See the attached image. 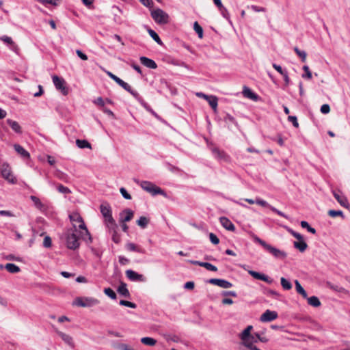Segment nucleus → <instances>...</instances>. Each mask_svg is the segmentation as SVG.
<instances>
[{
	"label": "nucleus",
	"mask_w": 350,
	"mask_h": 350,
	"mask_svg": "<svg viewBox=\"0 0 350 350\" xmlns=\"http://www.w3.org/2000/svg\"><path fill=\"white\" fill-rule=\"evenodd\" d=\"M57 190L59 193H64V194H69V193H71V190L68 187H65V186H64L62 184L57 185Z\"/></svg>",
	"instance_id": "43"
},
{
	"label": "nucleus",
	"mask_w": 350,
	"mask_h": 350,
	"mask_svg": "<svg viewBox=\"0 0 350 350\" xmlns=\"http://www.w3.org/2000/svg\"><path fill=\"white\" fill-rule=\"evenodd\" d=\"M118 260H119L120 264L122 265H127L130 261L129 259H128L127 258H126L123 256H120L118 257Z\"/></svg>",
	"instance_id": "63"
},
{
	"label": "nucleus",
	"mask_w": 350,
	"mask_h": 350,
	"mask_svg": "<svg viewBox=\"0 0 350 350\" xmlns=\"http://www.w3.org/2000/svg\"><path fill=\"white\" fill-rule=\"evenodd\" d=\"M202 267H204L207 270L211 271H217V267H215V265H213L209 262H204V263L202 265Z\"/></svg>",
	"instance_id": "54"
},
{
	"label": "nucleus",
	"mask_w": 350,
	"mask_h": 350,
	"mask_svg": "<svg viewBox=\"0 0 350 350\" xmlns=\"http://www.w3.org/2000/svg\"><path fill=\"white\" fill-rule=\"evenodd\" d=\"M5 268L7 269L8 272L11 273H16L21 271L20 267L13 263L6 264Z\"/></svg>",
	"instance_id": "32"
},
{
	"label": "nucleus",
	"mask_w": 350,
	"mask_h": 350,
	"mask_svg": "<svg viewBox=\"0 0 350 350\" xmlns=\"http://www.w3.org/2000/svg\"><path fill=\"white\" fill-rule=\"evenodd\" d=\"M30 199L33 202V204L36 208L41 211H44L46 210V206L40 201L38 197L35 196H31Z\"/></svg>",
	"instance_id": "24"
},
{
	"label": "nucleus",
	"mask_w": 350,
	"mask_h": 350,
	"mask_svg": "<svg viewBox=\"0 0 350 350\" xmlns=\"http://www.w3.org/2000/svg\"><path fill=\"white\" fill-rule=\"evenodd\" d=\"M333 195L338 202L343 207L347 208L349 206V202L347 198L344 196L340 195L336 191H333Z\"/></svg>",
	"instance_id": "22"
},
{
	"label": "nucleus",
	"mask_w": 350,
	"mask_h": 350,
	"mask_svg": "<svg viewBox=\"0 0 350 350\" xmlns=\"http://www.w3.org/2000/svg\"><path fill=\"white\" fill-rule=\"evenodd\" d=\"M264 333L265 332L262 331L261 332H256L253 334L254 335L255 339H257V342L260 341L261 342L266 343L269 341V339L263 336Z\"/></svg>",
	"instance_id": "37"
},
{
	"label": "nucleus",
	"mask_w": 350,
	"mask_h": 350,
	"mask_svg": "<svg viewBox=\"0 0 350 350\" xmlns=\"http://www.w3.org/2000/svg\"><path fill=\"white\" fill-rule=\"evenodd\" d=\"M253 329L252 325H248L240 334V338L243 344L255 339L254 335L251 334V331Z\"/></svg>",
	"instance_id": "12"
},
{
	"label": "nucleus",
	"mask_w": 350,
	"mask_h": 350,
	"mask_svg": "<svg viewBox=\"0 0 350 350\" xmlns=\"http://www.w3.org/2000/svg\"><path fill=\"white\" fill-rule=\"evenodd\" d=\"M66 239L67 247L70 250H75L77 249L80 245L79 237L73 231L68 230L67 232Z\"/></svg>",
	"instance_id": "5"
},
{
	"label": "nucleus",
	"mask_w": 350,
	"mask_h": 350,
	"mask_svg": "<svg viewBox=\"0 0 350 350\" xmlns=\"http://www.w3.org/2000/svg\"><path fill=\"white\" fill-rule=\"evenodd\" d=\"M126 275L131 281L144 282L145 280V278L143 275L139 274L131 269L126 271Z\"/></svg>",
	"instance_id": "16"
},
{
	"label": "nucleus",
	"mask_w": 350,
	"mask_h": 350,
	"mask_svg": "<svg viewBox=\"0 0 350 350\" xmlns=\"http://www.w3.org/2000/svg\"><path fill=\"white\" fill-rule=\"evenodd\" d=\"M100 213L103 215L105 222L108 228H113L116 226V221L112 217L111 209L109 205L101 204L100 206Z\"/></svg>",
	"instance_id": "2"
},
{
	"label": "nucleus",
	"mask_w": 350,
	"mask_h": 350,
	"mask_svg": "<svg viewBox=\"0 0 350 350\" xmlns=\"http://www.w3.org/2000/svg\"><path fill=\"white\" fill-rule=\"evenodd\" d=\"M298 241H295L293 243V245L296 249L299 250L301 252H304L308 247V245L304 241V239Z\"/></svg>",
	"instance_id": "30"
},
{
	"label": "nucleus",
	"mask_w": 350,
	"mask_h": 350,
	"mask_svg": "<svg viewBox=\"0 0 350 350\" xmlns=\"http://www.w3.org/2000/svg\"><path fill=\"white\" fill-rule=\"evenodd\" d=\"M165 339L167 342L172 341L174 342H178L180 340L179 337L176 335H167L165 336Z\"/></svg>",
	"instance_id": "57"
},
{
	"label": "nucleus",
	"mask_w": 350,
	"mask_h": 350,
	"mask_svg": "<svg viewBox=\"0 0 350 350\" xmlns=\"http://www.w3.org/2000/svg\"><path fill=\"white\" fill-rule=\"evenodd\" d=\"M278 313L275 311L267 310L260 317L262 322H270L278 318Z\"/></svg>",
	"instance_id": "14"
},
{
	"label": "nucleus",
	"mask_w": 350,
	"mask_h": 350,
	"mask_svg": "<svg viewBox=\"0 0 350 350\" xmlns=\"http://www.w3.org/2000/svg\"><path fill=\"white\" fill-rule=\"evenodd\" d=\"M308 304L313 307H319L321 304L319 299L317 296L307 297Z\"/></svg>",
	"instance_id": "31"
},
{
	"label": "nucleus",
	"mask_w": 350,
	"mask_h": 350,
	"mask_svg": "<svg viewBox=\"0 0 350 350\" xmlns=\"http://www.w3.org/2000/svg\"><path fill=\"white\" fill-rule=\"evenodd\" d=\"M266 294L268 296H272L275 298H278L280 296V294L279 293H278L277 291H275L274 290H271V289H268Z\"/></svg>",
	"instance_id": "60"
},
{
	"label": "nucleus",
	"mask_w": 350,
	"mask_h": 350,
	"mask_svg": "<svg viewBox=\"0 0 350 350\" xmlns=\"http://www.w3.org/2000/svg\"><path fill=\"white\" fill-rule=\"evenodd\" d=\"M208 282L224 288H229L232 286V284L231 282L224 279L211 278L208 280Z\"/></svg>",
	"instance_id": "13"
},
{
	"label": "nucleus",
	"mask_w": 350,
	"mask_h": 350,
	"mask_svg": "<svg viewBox=\"0 0 350 350\" xmlns=\"http://www.w3.org/2000/svg\"><path fill=\"white\" fill-rule=\"evenodd\" d=\"M115 82L117 83L120 86H121L124 90H128L129 88V85L124 82L123 80H122L120 78L117 77L116 79H115Z\"/></svg>",
	"instance_id": "47"
},
{
	"label": "nucleus",
	"mask_w": 350,
	"mask_h": 350,
	"mask_svg": "<svg viewBox=\"0 0 350 350\" xmlns=\"http://www.w3.org/2000/svg\"><path fill=\"white\" fill-rule=\"evenodd\" d=\"M288 120L291 122L293 124V125L295 127V128H298L299 127V123H298V121H297V118L296 116H289L288 117Z\"/></svg>",
	"instance_id": "55"
},
{
	"label": "nucleus",
	"mask_w": 350,
	"mask_h": 350,
	"mask_svg": "<svg viewBox=\"0 0 350 350\" xmlns=\"http://www.w3.org/2000/svg\"><path fill=\"white\" fill-rule=\"evenodd\" d=\"M120 304L121 306H124L126 307L131 308H136L137 305L135 303L131 302L129 301L126 300H120Z\"/></svg>",
	"instance_id": "50"
},
{
	"label": "nucleus",
	"mask_w": 350,
	"mask_h": 350,
	"mask_svg": "<svg viewBox=\"0 0 350 350\" xmlns=\"http://www.w3.org/2000/svg\"><path fill=\"white\" fill-rule=\"evenodd\" d=\"M55 332L66 345H68L69 347H70L72 349L75 347V342H74L73 338L71 336H70L66 333H64L61 331H59L57 329L55 330Z\"/></svg>",
	"instance_id": "15"
},
{
	"label": "nucleus",
	"mask_w": 350,
	"mask_h": 350,
	"mask_svg": "<svg viewBox=\"0 0 350 350\" xmlns=\"http://www.w3.org/2000/svg\"><path fill=\"white\" fill-rule=\"evenodd\" d=\"M328 215L332 217H338V216H340L341 217L342 219L345 218V215L343 214V212L340 210H329L328 211Z\"/></svg>",
	"instance_id": "41"
},
{
	"label": "nucleus",
	"mask_w": 350,
	"mask_h": 350,
	"mask_svg": "<svg viewBox=\"0 0 350 350\" xmlns=\"http://www.w3.org/2000/svg\"><path fill=\"white\" fill-rule=\"evenodd\" d=\"M69 218L71 221H75L77 223L83 221V220L82 217L77 213H74L72 215H70Z\"/></svg>",
	"instance_id": "44"
},
{
	"label": "nucleus",
	"mask_w": 350,
	"mask_h": 350,
	"mask_svg": "<svg viewBox=\"0 0 350 350\" xmlns=\"http://www.w3.org/2000/svg\"><path fill=\"white\" fill-rule=\"evenodd\" d=\"M94 103L100 107H102L103 108L104 107L105 105V101L103 100L102 97H98L96 99L94 100Z\"/></svg>",
	"instance_id": "64"
},
{
	"label": "nucleus",
	"mask_w": 350,
	"mask_h": 350,
	"mask_svg": "<svg viewBox=\"0 0 350 350\" xmlns=\"http://www.w3.org/2000/svg\"><path fill=\"white\" fill-rule=\"evenodd\" d=\"M256 204H258L260 206H262L263 207H268L270 209H271V207H273L269 204H268L267 202H266L265 200H264L262 199H260V198H256Z\"/></svg>",
	"instance_id": "53"
},
{
	"label": "nucleus",
	"mask_w": 350,
	"mask_h": 350,
	"mask_svg": "<svg viewBox=\"0 0 350 350\" xmlns=\"http://www.w3.org/2000/svg\"><path fill=\"white\" fill-rule=\"evenodd\" d=\"M330 111V107L328 104H324L321 107V112L322 113L326 114Z\"/></svg>",
	"instance_id": "61"
},
{
	"label": "nucleus",
	"mask_w": 350,
	"mask_h": 350,
	"mask_svg": "<svg viewBox=\"0 0 350 350\" xmlns=\"http://www.w3.org/2000/svg\"><path fill=\"white\" fill-rule=\"evenodd\" d=\"M273 67L274 69H275L280 75H284V72H286L287 70L282 69V66L280 65H278L276 64H273Z\"/></svg>",
	"instance_id": "62"
},
{
	"label": "nucleus",
	"mask_w": 350,
	"mask_h": 350,
	"mask_svg": "<svg viewBox=\"0 0 350 350\" xmlns=\"http://www.w3.org/2000/svg\"><path fill=\"white\" fill-rule=\"evenodd\" d=\"M151 16L155 22H167L169 15L161 9L152 10L151 11Z\"/></svg>",
	"instance_id": "7"
},
{
	"label": "nucleus",
	"mask_w": 350,
	"mask_h": 350,
	"mask_svg": "<svg viewBox=\"0 0 350 350\" xmlns=\"http://www.w3.org/2000/svg\"><path fill=\"white\" fill-rule=\"evenodd\" d=\"M326 285L329 288L335 292L344 293L345 295L349 294V291L340 285L332 284L330 282H327Z\"/></svg>",
	"instance_id": "20"
},
{
	"label": "nucleus",
	"mask_w": 350,
	"mask_h": 350,
	"mask_svg": "<svg viewBox=\"0 0 350 350\" xmlns=\"http://www.w3.org/2000/svg\"><path fill=\"white\" fill-rule=\"evenodd\" d=\"M80 224L79 225V228L81 230H83L84 232H85V235H86L88 237V240L90 241V243H92V237H91V234L90 233V232L88 231L84 221H80L79 222Z\"/></svg>",
	"instance_id": "38"
},
{
	"label": "nucleus",
	"mask_w": 350,
	"mask_h": 350,
	"mask_svg": "<svg viewBox=\"0 0 350 350\" xmlns=\"http://www.w3.org/2000/svg\"><path fill=\"white\" fill-rule=\"evenodd\" d=\"M300 224L303 228H306L308 232L314 234H316V230L314 228L311 227L306 221H301Z\"/></svg>",
	"instance_id": "42"
},
{
	"label": "nucleus",
	"mask_w": 350,
	"mask_h": 350,
	"mask_svg": "<svg viewBox=\"0 0 350 350\" xmlns=\"http://www.w3.org/2000/svg\"><path fill=\"white\" fill-rule=\"evenodd\" d=\"M280 282H281V285L284 290H290L292 288V284H291V282L288 281L285 278H283V277L281 278Z\"/></svg>",
	"instance_id": "39"
},
{
	"label": "nucleus",
	"mask_w": 350,
	"mask_h": 350,
	"mask_svg": "<svg viewBox=\"0 0 350 350\" xmlns=\"http://www.w3.org/2000/svg\"><path fill=\"white\" fill-rule=\"evenodd\" d=\"M120 191L122 194V196H123L124 198L126 199V200H131V196L127 192L126 189L124 187H121L120 189Z\"/></svg>",
	"instance_id": "59"
},
{
	"label": "nucleus",
	"mask_w": 350,
	"mask_h": 350,
	"mask_svg": "<svg viewBox=\"0 0 350 350\" xmlns=\"http://www.w3.org/2000/svg\"><path fill=\"white\" fill-rule=\"evenodd\" d=\"M165 167H166V168L169 171H170V172H172L173 173H178V172H180L181 171L180 168H178L176 166H174V165H172L170 163H165Z\"/></svg>",
	"instance_id": "48"
},
{
	"label": "nucleus",
	"mask_w": 350,
	"mask_h": 350,
	"mask_svg": "<svg viewBox=\"0 0 350 350\" xmlns=\"http://www.w3.org/2000/svg\"><path fill=\"white\" fill-rule=\"evenodd\" d=\"M209 238L211 243L214 245H217L219 243V238L214 233L211 232L209 234Z\"/></svg>",
	"instance_id": "58"
},
{
	"label": "nucleus",
	"mask_w": 350,
	"mask_h": 350,
	"mask_svg": "<svg viewBox=\"0 0 350 350\" xmlns=\"http://www.w3.org/2000/svg\"><path fill=\"white\" fill-rule=\"evenodd\" d=\"M126 249L130 252H136L140 254H145L146 250L139 245H135L133 243H127L125 245Z\"/></svg>",
	"instance_id": "21"
},
{
	"label": "nucleus",
	"mask_w": 350,
	"mask_h": 350,
	"mask_svg": "<svg viewBox=\"0 0 350 350\" xmlns=\"http://www.w3.org/2000/svg\"><path fill=\"white\" fill-rule=\"evenodd\" d=\"M104 293L105 295L109 296L111 299H116V294L111 288H105L104 289Z\"/></svg>",
	"instance_id": "46"
},
{
	"label": "nucleus",
	"mask_w": 350,
	"mask_h": 350,
	"mask_svg": "<svg viewBox=\"0 0 350 350\" xmlns=\"http://www.w3.org/2000/svg\"><path fill=\"white\" fill-rule=\"evenodd\" d=\"M0 40L6 44L11 51H12L16 54H18L20 51L19 47L17 44L14 43L11 37H9L8 36H0Z\"/></svg>",
	"instance_id": "10"
},
{
	"label": "nucleus",
	"mask_w": 350,
	"mask_h": 350,
	"mask_svg": "<svg viewBox=\"0 0 350 350\" xmlns=\"http://www.w3.org/2000/svg\"><path fill=\"white\" fill-rule=\"evenodd\" d=\"M211 150L213 156L217 160L225 162H229L230 161L229 155H228L224 150H221L216 147L213 148Z\"/></svg>",
	"instance_id": "9"
},
{
	"label": "nucleus",
	"mask_w": 350,
	"mask_h": 350,
	"mask_svg": "<svg viewBox=\"0 0 350 350\" xmlns=\"http://www.w3.org/2000/svg\"><path fill=\"white\" fill-rule=\"evenodd\" d=\"M134 213L132 210L129 208L124 209L121 213H120V221L122 223H125L127 221H131L133 217Z\"/></svg>",
	"instance_id": "17"
},
{
	"label": "nucleus",
	"mask_w": 350,
	"mask_h": 350,
	"mask_svg": "<svg viewBox=\"0 0 350 350\" xmlns=\"http://www.w3.org/2000/svg\"><path fill=\"white\" fill-rule=\"evenodd\" d=\"M14 148L15 151L19 154L24 159H28L30 157L29 153L21 145L19 144H14Z\"/></svg>",
	"instance_id": "25"
},
{
	"label": "nucleus",
	"mask_w": 350,
	"mask_h": 350,
	"mask_svg": "<svg viewBox=\"0 0 350 350\" xmlns=\"http://www.w3.org/2000/svg\"><path fill=\"white\" fill-rule=\"evenodd\" d=\"M148 32L149 33V35L150 36V37L159 45H162L163 44V42L162 40H161V38H159V36H158V34L154 31L152 30V29L150 28H148Z\"/></svg>",
	"instance_id": "33"
},
{
	"label": "nucleus",
	"mask_w": 350,
	"mask_h": 350,
	"mask_svg": "<svg viewBox=\"0 0 350 350\" xmlns=\"http://www.w3.org/2000/svg\"><path fill=\"white\" fill-rule=\"evenodd\" d=\"M52 245V241L50 237L46 236L43 241V246L44 247L49 248Z\"/></svg>",
	"instance_id": "56"
},
{
	"label": "nucleus",
	"mask_w": 350,
	"mask_h": 350,
	"mask_svg": "<svg viewBox=\"0 0 350 350\" xmlns=\"http://www.w3.org/2000/svg\"><path fill=\"white\" fill-rule=\"evenodd\" d=\"M76 144L79 148H81V149L85 148H92L90 143H89L85 139H77Z\"/></svg>",
	"instance_id": "35"
},
{
	"label": "nucleus",
	"mask_w": 350,
	"mask_h": 350,
	"mask_svg": "<svg viewBox=\"0 0 350 350\" xmlns=\"http://www.w3.org/2000/svg\"><path fill=\"white\" fill-rule=\"evenodd\" d=\"M6 122L12 128V129L16 133H22L21 126L16 121L12 120L11 119H8Z\"/></svg>",
	"instance_id": "26"
},
{
	"label": "nucleus",
	"mask_w": 350,
	"mask_h": 350,
	"mask_svg": "<svg viewBox=\"0 0 350 350\" xmlns=\"http://www.w3.org/2000/svg\"><path fill=\"white\" fill-rule=\"evenodd\" d=\"M254 242L259 243L262 245L267 252L271 254L274 257L284 259L286 257V253L284 251L280 250L272 245L267 243L265 241L260 239L258 236L254 234L252 236Z\"/></svg>",
	"instance_id": "1"
},
{
	"label": "nucleus",
	"mask_w": 350,
	"mask_h": 350,
	"mask_svg": "<svg viewBox=\"0 0 350 350\" xmlns=\"http://www.w3.org/2000/svg\"><path fill=\"white\" fill-rule=\"evenodd\" d=\"M295 288H296L297 292L299 294H300L304 299L307 298V295H308L307 293L304 290V288L301 286V285L300 284L299 282L296 280L295 281Z\"/></svg>",
	"instance_id": "34"
},
{
	"label": "nucleus",
	"mask_w": 350,
	"mask_h": 350,
	"mask_svg": "<svg viewBox=\"0 0 350 350\" xmlns=\"http://www.w3.org/2000/svg\"><path fill=\"white\" fill-rule=\"evenodd\" d=\"M140 186L144 190L150 193L152 196L159 194L164 197H167V193L164 190L150 181H142L140 183Z\"/></svg>",
	"instance_id": "3"
},
{
	"label": "nucleus",
	"mask_w": 350,
	"mask_h": 350,
	"mask_svg": "<svg viewBox=\"0 0 350 350\" xmlns=\"http://www.w3.org/2000/svg\"><path fill=\"white\" fill-rule=\"evenodd\" d=\"M118 292L125 297H130V293L127 288L126 284L123 282H120V284L118 288Z\"/></svg>",
	"instance_id": "28"
},
{
	"label": "nucleus",
	"mask_w": 350,
	"mask_h": 350,
	"mask_svg": "<svg viewBox=\"0 0 350 350\" xmlns=\"http://www.w3.org/2000/svg\"><path fill=\"white\" fill-rule=\"evenodd\" d=\"M52 79L55 88L57 90H59L63 95H68L69 91L68 88L66 85L65 80L63 78L59 77L57 75L53 76Z\"/></svg>",
	"instance_id": "6"
},
{
	"label": "nucleus",
	"mask_w": 350,
	"mask_h": 350,
	"mask_svg": "<svg viewBox=\"0 0 350 350\" xmlns=\"http://www.w3.org/2000/svg\"><path fill=\"white\" fill-rule=\"evenodd\" d=\"M207 98H208L206 100L208 103V104L210 105V106L211 107V108L213 109L214 112H216L217 110V103H218L217 98L215 96H212V95L208 96Z\"/></svg>",
	"instance_id": "29"
},
{
	"label": "nucleus",
	"mask_w": 350,
	"mask_h": 350,
	"mask_svg": "<svg viewBox=\"0 0 350 350\" xmlns=\"http://www.w3.org/2000/svg\"><path fill=\"white\" fill-rule=\"evenodd\" d=\"M286 229L287 231L297 240L303 239V236L301 234L294 231L292 228L287 227Z\"/></svg>",
	"instance_id": "51"
},
{
	"label": "nucleus",
	"mask_w": 350,
	"mask_h": 350,
	"mask_svg": "<svg viewBox=\"0 0 350 350\" xmlns=\"http://www.w3.org/2000/svg\"><path fill=\"white\" fill-rule=\"evenodd\" d=\"M99 301L93 297H79L77 299V305L81 307H92L97 305Z\"/></svg>",
	"instance_id": "8"
},
{
	"label": "nucleus",
	"mask_w": 350,
	"mask_h": 350,
	"mask_svg": "<svg viewBox=\"0 0 350 350\" xmlns=\"http://www.w3.org/2000/svg\"><path fill=\"white\" fill-rule=\"evenodd\" d=\"M149 223V219L144 216H141L138 220H137V224L142 228H146Z\"/></svg>",
	"instance_id": "36"
},
{
	"label": "nucleus",
	"mask_w": 350,
	"mask_h": 350,
	"mask_svg": "<svg viewBox=\"0 0 350 350\" xmlns=\"http://www.w3.org/2000/svg\"><path fill=\"white\" fill-rule=\"evenodd\" d=\"M224 121L226 123H231L234 124L235 125H237V122L236 121L235 118L231 116L230 114L227 113L226 116L224 117Z\"/></svg>",
	"instance_id": "49"
},
{
	"label": "nucleus",
	"mask_w": 350,
	"mask_h": 350,
	"mask_svg": "<svg viewBox=\"0 0 350 350\" xmlns=\"http://www.w3.org/2000/svg\"><path fill=\"white\" fill-rule=\"evenodd\" d=\"M193 29L200 38H203V29L199 23H193Z\"/></svg>",
	"instance_id": "45"
},
{
	"label": "nucleus",
	"mask_w": 350,
	"mask_h": 350,
	"mask_svg": "<svg viewBox=\"0 0 350 350\" xmlns=\"http://www.w3.org/2000/svg\"><path fill=\"white\" fill-rule=\"evenodd\" d=\"M242 93L245 97L251 100H257L258 99V95L252 92V90L247 86L243 87Z\"/></svg>",
	"instance_id": "23"
},
{
	"label": "nucleus",
	"mask_w": 350,
	"mask_h": 350,
	"mask_svg": "<svg viewBox=\"0 0 350 350\" xmlns=\"http://www.w3.org/2000/svg\"><path fill=\"white\" fill-rule=\"evenodd\" d=\"M117 228H118V226L116 224V226L113 228H108V229L109 230V232L111 234L112 241L115 243L118 244V243H120V241H121V237L116 231Z\"/></svg>",
	"instance_id": "27"
},
{
	"label": "nucleus",
	"mask_w": 350,
	"mask_h": 350,
	"mask_svg": "<svg viewBox=\"0 0 350 350\" xmlns=\"http://www.w3.org/2000/svg\"><path fill=\"white\" fill-rule=\"evenodd\" d=\"M141 342L144 344V345H149V346H153L156 344L157 342V340H154V338H150V337H144L141 339Z\"/></svg>",
	"instance_id": "40"
},
{
	"label": "nucleus",
	"mask_w": 350,
	"mask_h": 350,
	"mask_svg": "<svg viewBox=\"0 0 350 350\" xmlns=\"http://www.w3.org/2000/svg\"><path fill=\"white\" fill-rule=\"evenodd\" d=\"M1 174L8 183L12 184L16 183L17 180L12 173L10 165L8 163L5 162L2 163L1 166Z\"/></svg>",
	"instance_id": "4"
},
{
	"label": "nucleus",
	"mask_w": 350,
	"mask_h": 350,
	"mask_svg": "<svg viewBox=\"0 0 350 350\" xmlns=\"http://www.w3.org/2000/svg\"><path fill=\"white\" fill-rule=\"evenodd\" d=\"M303 70L305 71V74L302 75V77L310 79L312 78V73L309 69V67L305 65L303 66Z\"/></svg>",
	"instance_id": "52"
},
{
	"label": "nucleus",
	"mask_w": 350,
	"mask_h": 350,
	"mask_svg": "<svg viewBox=\"0 0 350 350\" xmlns=\"http://www.w3.org/2000/svg\"><path fill=\"white\" fill-rule=\"evenodd\" d=\"M221 225L227 230L234 232L235 230V226L232 222L226 217H221L219 218Z\"/></svg>",
	"instance_id": "18"
},
{
	"label": "nucleus",
	"mask_w": 350,
	"mask_h": 350,
	"mask_svg": "<svg viewBox=\"0 0 350 350\" xmlns=\"http://www.w3.org/2000/svg\"><path fill=\"white\" fill-rule=\"evenodd\" d=\"M139 60L142 64L148 68L156 69L157 68V64L152 59L142 56L140 57Z\"/></svg>",
	"instance_id": "19"
},
{
	"label": "nucleus",
	"mask_w": 350,
	"mask_h": 350,
	"mask_svg": "<svg viewBox=\"0 0 350 350\" xmlns=\"http://www.w3.org/2000/svg\"><path fill=\"white\" fill-rule=\"evenodd\" d=\"M248 273L251 276H252L254 278H255L256 280H260L264 281L269 284H272L273 282V280L272 278H271L268 275H267L264 273H260V272H257V271H255L253 270H250V271H248Z\"/></svg>",
	"instance_id": "11"
}]
</instances>
